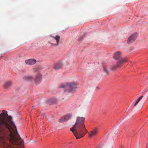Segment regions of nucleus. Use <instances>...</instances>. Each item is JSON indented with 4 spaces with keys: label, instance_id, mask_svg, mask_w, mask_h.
I'll return each mask as SVG.
<instances>
[{
    "label": "nucleus",
    "instance_id": "nucleus-19",
    "mask_svg": "<svg viewBox=\"0 0 148 148\" xmlns=\"http://www.w3.org/2000/svg\"><path fill=\"white\" fill-rule=\"evenodd\" d=\"M145 101H144V103H143V104L145 103Z\"/></svg>",
    "mask_w": 148,
    "mask_h": 148
},
{
    "label": "nucleus",
    "instance_id": "nucleus-1",
    "mask_svg": "<svg viewBox=\"0 0 148 148\" xmlns=\"http://www.w3.org/2000/svg\"><path fill=\"white\" fill-rule=\"evenodd\" d=\"M12 117L6 111L0 114V146L4 148H24V142L12 122Z\"/></svg>",
    "mask_w": 148,
    "mask_h": 148
},
{
    "label": "nucleus",
    "instance_id": "nucleus-10",
    "mask_svg": "<svg viewBox=\"0 0 148 148\" xmlns=\"http://www.w3.org/2000/svg\"><path fill=\"white\" fill-rule=\"evenodd\" d=\"M36 60L34 59H31L25 61V63L28 65H32L36 63Z\"/></svg>",
    "mask_w": 148,
    "mask_h": 148
},
{
    "label": "nucleus",
    "instance_id": "nucleus-12",
    "mask_svg": "<svg viewBox=\"0 0 148 148\" xmlns=\"http://www.w3.org/2000/svg\"><path fill=\"white\" fill-rule=\"evenodd\" d=\"M97 132V128H95L92 130V131H90L89 133H88V134H89L90 136H92L95 135Z\"/></svg>",
    "mask_w": 148,
    "mask_h": 148
},
{
    "label": "nucleus",
    "instance_id": "nucleus-17",
    "mask_svg": "<svg viewBox=\"0 0 148 148\" xmlns=\"http://www.w3.org/2000/svg\"><path fill=\"white\" fill-rule=\"evenodd\" d=\"M32 71L33 72H36L38 71V69L37 68H34L33 69Z\"/></svg>",
    "mask_w": 148,
    "mask_h": 148
},
{
    "label": "nucleus",
    "instance_id": "nucleus-20",
    "mask_svg": "<svg viewBox=\"0 0 148 148\" xmlns=\"http://www.w3.org/2000/svg\"><path fill=\"white\" fill-rule=\"evenodd\" d=\"M143 105H142V106L141 107V108H142V107H143Z\"/></svg>",
    "mask_w": 148,
    "mask_h": 148
},
{
    "label": "nucleus",
    "instance_id": "nucleus-11",
    "mask_svg": "<svg viewBox=\"0 0 148 148\" xmlns=\"http://www.w3.org/2000/svg\"><path fill=\"white\" fill-rule=\"evenodd\" d=\"M12 85V82L10 81H8L6 82L4 84V87L6 88H8Z\"/></svg>",
    "mask_w": 148,
    "mask_h": 148
},
{
    "label": "nucleus",
    "instance_id": "nucleus-8",
    "mask_svg": "<svg viewBox=\"0 0 148 148\" xmlns=\"http://www.w3.org/2000/svg\"><path fill=\"white\" fill-rule=\"evenodd\" d=\"M42 79V75L40 74H37L34 79L35 83L36 84H38L40 82Z\"/></svg>",
    "mask_w": 148,
    "mask_h": 148
},
{
    "label": "nucleus",
    "instance_id": "nucleus-9",
    "mask_svg": "<svg viewBox=\"0 0 148 148\" xmlns=\"http://www.w3.org/2000/svg\"><path fill=\"white\" fill-rule=\"evenodd\" d=\"M113 58L118 60L122 57V53L120 51H117L115 52L113 55Z\"/></svg>",
    "mask_w": 148,
    "mask_h": 148
},
{
    "label": "nucleus",
    "instance_id": "nucleus-13",
    "mask_svg": "<svg viewBox=\"0 0 148 148\" xmlns=\"http://www.w3.org/2000/svg\"><path fill=\"white\" fill-rule=\"evenodd\" d=\"M62 66V64L60 62L55 64L53 68L55 69H58L61 68Z\"/></svg>",
    "mask_w": 148,
    "mask_h": 148
},
{
    "label": "nucleus",
    "instance_id": "nucleus-5",
    "mask_svg": "<svg viewBox=\"0 0 148 148\" xmlns=\"http://www.w3.org/2000/svg\"><path fill=\"white\" fill-rule=\"evenodd\" d=\"M118 60V61L117 63L111 67L112 70H114L116 68L119 67L121 64L127 62L126 59L124 58L121 57Z\"/></svg>",
    "mask_w": 148,
    "mask_h": 148
},
{
    "label": "nucleus",
    "instance_id": "nucleus-7",
    "mask_svg": "<svg viewBox=\"0 0 148 148\" xmlns=\"http://www.w3.org/2000/svg\"><path fill=\"white\" fill-rule=\"evenodd\" d=\"M71 117V114H67L63 116L61 119H60L59 121L60 122H63L70 119Z\"/></svg>",
    "mask_w": 148,
    "mask_h": 148
},
{
    "label": "nucleus",
    "instance_id": "nucleus-6",
    "mask_svg": "<svg viewBox=\"0 0 148 148\" xmlns=\"http://www.w3.org/2000/svg\"><path fill=\"white\" fill-rule=\"evenodd\" d=\"M138 36V33H134L132 34L128 38L127 42L130 44L134 42Z\"/></svg>",
    "mask_w": 148,
    "mask_h": 148
},
{
    "label": "nucleus",
    "instance_id": "nucleus-3",
    "mask_svg": "<svg viewBox=\"0 0 148 148\" xmlns=\"http://www.w3.org/2000/svg\"><path fill=\"white\" fill-rule=\"evenodd\" d=\"M78 85V84L76 82H70L67 83L65 85L61 86L60 88H64L65 91L72 93L77 88Z\"/></svg>",
    "mask_w": 148,
    "mask_h": 148
},
{
    "label": "nucleus",
    "instance_id": "nucleus-2",
    "mask_svg": "<svg viewBox=\"0 0 148 148\" xmlns=\"http://www.w3.org/2000/svg\"><path fill=\"white\" fill-rule=\"evenodd\" d=\"M85 118L83 117H77L74 125L70 129L77 139L83 137L86 133H88L84 125Z\"/></svg>",
    "mask_w": 148,
    "mask_h": 148
},
{
    "label": "nucleus",
    "instance_id": "nucleus-15",
    "mask_svg": "<svg viewBox=\"0 0 148 148\" xmlns=\"http://www.w3.org/2000/svg\"><path fill=\"white\" fill-rule=\"evenodd\" d=\"M103 71L105 72L106 74H108V70L107 67L106 66H104L103 67Z\"/></svg>",
    "mask_w": 148,
    "mask_h": 148
},
{
    "label": "nucleus",
    "instance_id": "nucleus-18",
    "mask_svg": "<svg viewBox=\"0 0 148 148\" xmlns=\"http://www.w3.org/2000/svg\"><path fill=\"white\" fill-rule=\"evenodd\" d=\"M21 89V87H18L16 89V91H19Z\"/></svg>",
    "mask_w": 148,
    "mask_h": 148
},
{
    "label": "nucleus",
    "instance_id": "nucleus-4",
    "mask_svg": "<svg viewBox=\"0 0 148 148\" xmlns=\"http://www.w3.org/2000/svg\"><path fill=\"white\" fill-rule=\"evenodd\" d=\"M49 36V43L52 46H58L60 43V36L58 35H50Z\"/></svg>",
    "mask_w": 148,
    "mask_h": 148
},
{
    "label": "nucleus",
    "instance_id": "nucleus-14",
    "mask_svg": "<svg viewBox=\"0 0 148 148\" xmlns=\"http://www.w3.org/2000/svg\"><path fill=\"white\" fill-rule=\"evenodd\" d=\"M143 96H141L137 100V101L134 104V106H136L137 104H138V103L140 101V100L142 99L143 97Z\"/></svg>",
    "mask_w": 148,
    "mask_h": 148
},
{
    "label": "nucleus",
    "instance_id": "nucleus-16",
    "mask_svg": "<svg viewBox=\"0 0 148 148\" xmlns=\"http://www.w3.org/2000/svg\"><path fill=\"white\" fill-rule=\"evenodd\" d=\"M26 78L29 80H31L33 79V77L31 76H26Z\"/></svg>",
    "mask_w": 148,
    "mask_h": 148
}]
</instances>
